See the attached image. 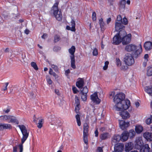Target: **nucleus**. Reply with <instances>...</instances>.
I'll use <instances>...</instances> for the list:
<instances>
[{
	"label": "nucleus",
	"instance_id": "obj_1",
	"mask_svg": "<svg viewBox=\"0 0 152 152\" xmlns=\"http://www.w3.org/2000/svg\"><path fill=\"white\" fill-rule=\"evenodd\" d=\"M125 95L123 93H119L115 95L113 97V100L115 104V107L117 111L127 109L130 105L128 99H125Z\"/></svg>",
	"mask_w": 152,
	"mask_h": 152
},
{
	"label": "nucleus",
	"instance_id": "obj_2",
	"mask_svg": "<svg viewBox=\"0 0 152 152\" xmlns=\"http://www.w3.org/2000/svg\"><path fill=\"white\" fill-rule=\"evenodd\" d=\"M126 32L125 31H122L119 32L113 37V43L116 45H119L121 42L123 34L125 35Z\"/></svg>",
	"mask_w": 152,
	"mask_h": 152
},
{
	"label": "nucleus",
	"instance_id": "obj_3",
	"mask_svg": "<svg viewBox=\"0 0 152 152\" xmlns=\"http://www.w3.org/2000/svg\"><path fill=\"white\" fill-rule=\"evenodd\" d=\"M75 49V47L74 46L72 45L68 50L69 53L71 54L70 57L71 60V66L73 69L76 68V66L75 64V56L74 55Z\"/></svg>",
	"mask_w": 152,
	"mask_h": 152
},
{
	"label": "nucleus",
	"instance_id": "obj_4",
	"mask_svg": "<svg viewBox=\"0 0 152 152\" xmlns=\"http://www.w3.org/2000/svg\"><path fill=\"white\" fill-rule=\"evenodd\" d=\"M18 126L20 129L22 134L23 137L21 140V142L23 143L28 136L29 132H27L26 127L24 125H18Z\"/></svg>",
	"mask_w": 152,
	"mask_h": 152
},
{
	"label": "nucleus",
	"instance_id": "obj_5",
	"mask_svg": "<svg viewBox=\"0 0 152 152\" xmlns=\"http://www.w3.org/2000/svg\"><path fill=\"white\" fill-rule=\"evenodd\" d=\"M133 56L130 53L126 54L124 58V61L126 65L130 66L133 65L134 63V60Z\"/></svg>",
	"mask_w": 152,
	"mask_h": 152
},
{
	"label": "nucleus",
	"instance_id": "obj_6",
	"mask_svg": "<svg viewBox=\"0 0 152 152\" xmlns=\"http://www.w3.org/2000/svg\"><path fill=\"white\" fill-rule=\"evenodd\" d=\"M89 126L87 123H85L83 126V138L84 143L87 145L88 144V135Z\"/></svg>",
	"mask_w": 152,
	"mask_h": 152
},
{
	"label": "nucleus",
	"instance_id": "obj_7",
	"mask_svg": "<svg viewBox=\"0 0 152 152\" xmlns=\"http://www.w3.org/2000/svg\"><path fill=\"white\" fill-rule=\"evenodd\" d=\"M61 10H51L50 13L51 15H53L58 21L62 20V15Z\"/></svg>",
	"mask_w": 152,
	"mask_h": 152
},
{
	"label": "nucleus",
	"instance_id": "obj_8",
	"mask_svg": "<svg viewBox=\"0 0 152 152\" xmlns=\"http://www.w3.org/2000/svg\"><path fill=\"white\" fill-rule=\"evenodd\" d=\"M126 33L125 35L123 34L122 37L121 42L123 45H126L129 43L131 40V34H128L126 35Z\"/></svg>",
	"mask_w": 152,
	"mask_h": 152
},
{
	"label": "nucleus",
	"instance_id": "obj_9",
	"mask_svg": "<svg viewBox=\"0 0 152 152\" xmlns=\"http://www.w3.org/2000/svg\"><path fill=\"white\" fill-rule=\"evenodd\" d=\"M119 126L122 130H124L126 129L130 125L129 122H126L124 121L119 120Z\"/></svg>",
	"mask_w": 152,
	"mask_h": 152
},
{
	"label": "nucleus",
	"instance_id": "obj_10",
	"mask_svg": "<svg viewBox=\"0 0 152 152\" xmlns=\"http://www.w3.org/2000/svg\"><path fill=\"white\" fill-rule=\"evenodd\" d=\"M114 145L115 152H121L123 151L124 145L123 144L118 143Z\"/></svg>",
	"mask_w": 152,
	"mask_h": 152
},
{
	"label": "nucleus",
	"instance_id": "obj_11",
	"mask_svg": "<svg viewBox=\"0 0 152 152\" xmlns=\"http://www.w3.org/2000/svg\"><path fill=\"white\" fill-rule=\"evenodd\" d=\"M121 140V136L118 134H115L112 138L111 143L113 145Z\"/></svg>",
	"mask_w": 152,
	"mask_h": 152
},
{
	"label": "nucleus",
	"instance_id": "obj_12",
	"mask_svg": "<svg viewBox=\"0 0 152 152\" xmlns=\"http://www.w3.org/2000/svg\"><path fill=\"white\" fill-rule=\"evenodd\" d=\"M125 26L123 25L121 23H118L115 22V30L117 31H124Z\"/></svg>",
	"mask_w": 152,
	"mask_h": 152
},
{
	"label": "nucleus",
	"instance_id": "obj_13",
	"mask_svg": "<svg viewBox=\"0 0 152 152\" xmlns=\"http://www.w3.org/2000/svg\"><path fill=\"white\" fill-rule=\"evenodd\" d=\"M90 97L91 100L94 102H96L97 104L100 103L101 100L98 98L96 93H94V94L91 95Z\"/></svg>",
	"mask_w": 152,
	"mask_h": 152
},
{
	"label": "nucleus",
	"instance_id": "obj_14",
	"mask_svg": "<svg viewBox=\"0 0 152 152\" xmlns=\"http://www.w3.org/2000/svg\"><path fill=\"white\" fill-rule=\"evenodd\" d=\"M119 114L124 119H126L129 118L130 116V115L129 113L126 110L120 112Z\"/></svg>",
	"mask_w": 152,
	"mask_h": 152
},
{
	"label": "nucleus",
	"instance_id": "obj_15",
	"mask_svg": "<svg viewBox=\"0 0 152 152\" xmlns=\"http://www.w3.org/2000/svg\"><path fill=\"white\" fill-rule=\"evenodd\" d=\"M137 48V46L134 45L130 44L126 45L125 47V49L128 52H130L135 50Z\"/></svg>",
	"mask_w": 152,
	"mask_h": 152
},
{
	"label": "nucleus",
	"instance_id": "obj_16",
	"mask_svg": "<svg viewBox=\"0 0 152 152\" xmlns=\"http://www.w3.org/2000/svg\"><path fill=\"white\" fill-rule=\"evenodd\" d=\"M135 143L134 145L135 148L138 149H140L142 146V141L139 138L137 139L135 141Z\"/></svg>",
	"mask_w": 152,
	"mask_h": 152
},
{
	"label": "nucleus",
	"instance_id": "obj_17",
	"mask_svg": "<svg viewBox=\"0 0 152 152\" xmlns=\"http://www.w3.org/2000/svg\"><path fill=\"white\" fill-rule=\"evenodd\" d=\"M143 136L148 141H152V133L146 132L143 134Z\"/></svg>",
	"mask_w": 152,
	"mask_h": 152
},
{
	"label": "nucleus",
	"instance_id": "obj_18",
	"mask_svg": "<svg viewBox=\"0 0 152 152\" xmlns=\"http://www.w3.org/2000/svg\"><path fill=\"white\" fill-rule=\"evenodd\" d=\"M78 80H79L76 83V86L79 88H82L84 85V81L83 79L79 78Z\"/></svg>",
	"mask_w": 152,
	"mask_h": 152
},
{
	"label": "nucleus",
	"instance_id": "obj_19",
	"mask_svg": "<svg viewBox=\"0 0 152 152\" xmlns=\"http://www.w3.org/2000/svg\"><path fill=\"white\" fill-rule=\"evenodd\" d=\"M12 128V126L9 124H0V130H4V129H10Z\"/></svg>",
	"mask_w": 152,
	"mask_h": 152
},
{
	"label": "nucleus",
	"instance_id": "obj_20",
	"mask_svg": "<svg viewBox=\"0 0 152 152\" xmlns=\"http://www.w3.org/2000/svg\"><path fill=\"white\" fill-rule=\"evenodd\" d=\"M150 148L148 144L142 145L140 149V152H149Z\"/></svg>",
	"mask_w": 152,
	"mask_h": 152
},
{
	"label": "nucleus",
	"instance_id": "obj_21",
	"mask_svg": "<svg viewBox=\"0 0 152 152\" xmlns=\"http://www.w3.org/2000/svg\"><path fill=\"white\" fill-rule=\"evenodd\" d=\"M134 147L133 143L132 142H129L125 145V151L126 152H128L129 151L132 149Z\"/></svg>",
	"mask_w": 152,
	"mask_h": 152
},
{
	"label": "nucleus",
	"instance_id": "obj_22",
	"mask_svg": "<svg viewBox=\"0 0 152 152\" xmlns=\"http://www.w3.org/2000/svg\"><path fill=\"white\" fill-rule=\"evenodd\" d=\"M144 46L146 50H149L152 48V42L150 41L145 42L144 45Z\"/></svg>",
	"mask_w": 152,
	"mask_h": 152
},
{
	"label": "nucleus",
	"instance_id": "obj_23",
	"mask_svg": "<svg viewBox=\"0 0 152 152\" xmlns=\"http://www.w3.org/2000/svg\"><path fill=\"white\" fill-rule=\"evenodd\" d=\"M140 49L137 50L133 54V56L135 58H137L140 56V53L142 52V48L141 45H140Z\"/></svg>",
	"mask_w": 152,
	"mask_h": 152
},
{
	"label": "nucleus",
	"instance_id": "obj_24",
	"mask_svg": "<svg viewBox=\"0 0 152 152\" xmlns=\"http://www.w3.org/2000/svg\"><path fill=\"white\" fill-rule=\"evenodd\" d=\"M121 140L123 141H126L128 138L129 137L127 134V131H124L121 134Z\"/></svg>",
	"mask_w": 152,
	"mask_h": 152
},
{
	"label": "nucleus",
	"instance_id": "obj_25",
	"mask_svg": "<svg viewBox=\"0 0 152 152\" xmlns=\"http://www.w3.org/2000/svg\"><path fill=\"white\" fill-rule=\"evenodd\" d=\"M110 137V135L108 133H103L100 136V137L101 140H105L107 139Z\"/></svg>",
	"mask_w": 152,
	"mask_h": 152
},
{
	"label": "nucleus",
	"instance_id": "obj_26",
	"mask_svg": "<svg viewBox=\"0 0 152 152\" xmlns=\"http://www.w3.org/2000/svg\"><path fill=\"white\" fill-rule=\"evenodd\" d=\"M146 75L148 76H152V65L147 67L146 69Z\"/></svg>",
	"mask_w": 152,
	"mask_h": 152
},
{
	"label": "nucleus",
	"instance_id": "obj_27",
	"mask_svg": "<svg viewBox=\"0 0 152 152\" xmlns=\"http://www.w3.org/2000/svg\"><path fill=\"white\" fill-rule=\"evenodd\" d=\"M143 130V127L140 125L136 126L135 128L136 132L137 134H140L142 132Z\"/></svg>",
	"mask_w": 152,
	"mask_h": 152
},
{
	"label": "nucleus",
	"instance_id": "obj_28",
	"mask_svg": "<svg viewBox=\"0 0 152 152\" xmlns=\"http://www.w3.org/2000/svg\"><path fill=\"white\" fill-rule=\"evenodd\" d=\"M127 134L129 137L130 138H131L135 136V132L133 129H131L129 131V132H127Z\"/></svg>",
	"mask_w": 152,
	"mask_h": 152
},
{
	"label": "nucleus",
	"instance_id": "obj_29",
	"mask_svg": "<svg viewBox=\"0 0 152 152\" xmlns=\"http://www.w3.org/2000/svg\"><path fill=\"white\" fill-rule=\"evenodd\" d=\"M145 91L149 95L152 96V87H150L149 86L145 87Z\"/></svg>",
	"mask_w": 152,
	"mask_h": 152
},
{
	"label": "nucleus",
	"instance_id": "obj_30",
	"mask_svg": "<svg viewBox=\"0 0 152 152\" xmlns=\"http://www.w3.org/2000/svg\"><path fill=\"white\" fill-rule=\"evenodd\" d=\"M10 116V119H9V120H10V121L8 122H9L15 123L17 124H19V121L17 119H16L15 117L11 116Z\"/></svg>",
	"mask_w": 152,
	"mask_h": 152
},
{
	"label": "nucleus",
	"instance_id": "obj_31",
	"mask_svg": "<svg viewBox=\"0 0 152 152\" xmlns=\"http://www.w3.org/2000/svg\"><path fill=\"white\" fill-rule=\"evenodd\" d=\"M99 24L102 30H104L105 29V24L103 22V19L101 18L99 20Z\"/></svg>",
	"mask_w": 152,
	"mask_h": 152
},
{
	"label": "nucleus",
	"instance_id": "obj_32",
	"mask_svg": "<svg viewBox=\"0 0 152 152\" xmlns=\"http://www.w3.org/2000/svg\"><path fill=\"white\" fill-rule=\"evenodd\" d=\"M71 25L72 26L71 29V30L73 31H75L76 30L75 28V20L73 19H72L71 22Z\"/></svg>",
	"mask_w": 152,
	"mask_h": 152
},
{
	"label": "nucleus",
	"instance_id": "obj_33",
	"mask_svg": "<svg viewBox=\"0 0 152 152\" xmlns=\"http://www.w3.org/2000/svg\"><path fill=\"white\" fill-rule=\"evenodd\" d=\"M126 0H121L120 2V7L121 9L125 8L126 4Z\"/></svg>",
	"mask_w": 152,
	"mask_h": 152
},
{
	"label": "nucleus",
	"instance_id": "obj_34",
	"mask_svg": "<svg viewBox=\"0 0 152 152\" xmlns=\"http://www.w3.org/2000/svg\"><path fill=\"white\" fill-rule=\"evenodd\" d=\"M75 118L76 119V121L77 125L79 126H80L81 125V123L80 121V116L79 114H77L75 116Z\"/></svg>",
	"mask_w": 152,
	"mask_h": 152
},
{
	"label": "nucleus",
	"instance_id": "obj_35",
	"mask_svg": "<svg viewBox=\"0 0 152 152\" xmlns=\"http://www.w3.org/2000/svg\"><path fill=\"white\" fill-rule=\"evenodd\" d=\"M88 89L86 86L84 87L82 90H81L79 94H87L88 92Z\"/></svg>",
	"mask_w": 152,
	"mask_h": 152
},
{
	"label": "nucleus",
	"instance_id": "obj_36",
	"mask_svg": "<svg viewBox=\"0 0 152 152\" xmlns=\"http://www.w3.org/2000/svg\"><path fill=\"white\" fill-rule=\"evenodd\" d=\"M59 4V1L57 0L56 1V2L54 4L52 7V10H58V6Z\"/></svg>",
	"mask_w": 152,
	"mask_h": 152
},
{
	"label": "nucleus",
	"instance_id": "obj_37",
	"mask_svg": "<svg viewBox=\"0 0 152 152\" xmlns=\"http://www.w3.org/2000/svg\"><path fill=\"white\" fill-rule=\"evenodd\" d=\"M146 124L149 125L152 123V115H151L150 117L146 119L145 121Z\"/></svg>",
	"mask_w": 152,
	"mask_h": 152
},
{
	"label": "nucleus",
	"instance_id": "obj_38",
	"mask_svg": "<svg viewBox=\"0 0 152 152\" xmlns=\"http://www.w3.org/2000/svg\"><path fill=\"white\" fill-rule=\"evenodd\" d=\"M49 74L50 75H53L55 78H57L58 77V76L55 72H53L52 69L51 68H50L49 70Z\"/></svg>",
	"mask_w": 152,
	"mask_h": 152
},
{
	"label": "nucleus",
	"instance_id": "obj_39",
	"mask_svg": "<svg viewBox=\"0 0 152 152\" xmlns=\"http://www.w3.org/2000/svg\"><path fill=\"white\" fill-rule=\"evenodd\" d=\"M1 119L2 120L6 121L7 120H9L10 118V116H7L4 115L3 116H0Z\"/></svg>",
	"mask_w": 152,
	"mask_h": 152
},
{
	"label": "nucleus",
	"instance_id": "obj_40",
	"mask_svg": "<svg viewBox=\"0 0 152 152\" xmlns=\"http://www.w3.org/2000/svg\"><path fill=\"white\" fill-rule=\"evenodd\" d=\"M81 95V99L84 101H86L87 99V94H80Z\"/></svg>",
	"mask_w": 152,
	"mask_h": 152
},
{
	"label": "nucleus",
	"instance_id": "obj_41",
	"mask_svg": "<svg viewBox=\"0 0 152 152\" xmlns=\"http://www.w3.org/2000/svg\"><path fill=\"white\" fill-rule=\"evenodd\" d=\"M60 39V38L59 36L57 35H55L54 38V42L56 43L59 41Z\"/></svg>",
	"mask_w": 152,
	"mask_h": 152
},
{
	"label": "nucleus",
	"instance_id": "obj_42",
	"mask_svg": "<svg viewBox=\"0 0 152 152\" xmlns=\"http://www.w3.org/2000/svg\"><path fill=\"white\" fill-rule=\"evenodd\" d=\"M31 65L35 70H38V68L36 63L34 62H31Z\"/></svg>",
	"mask_w": 152,
	"mask_h": 152
},
{
	"label": "nucleus",
	"instance_id": "obj_43",
	"mask_svg": "<svg viewBox=\"0 0 152 152\" xmlns=\"http://www.w3.org/2000/svg\"><path fill=\"white\" fill-rule=\"evenodd\" d=\"M61 50V48L58 46H55L53 48V50L54 52H57Z\"/></svg>",
	"mask_w": 152,
	"mask_h": 152
},
{
	"label": "nucleus",
	"instance_id": "obj_44",
	"mask_svg": "<svg viewBox=\"0 0 152 152\" xmlns=\"http://www.w3.org/2000/svg\"><path fill=\"white\" fill-rule=\"evenodd\" d=\"M128 23L127 19L126 18H124L123 20H122L121 23L123 24L127 25L128 24Z\"/></svg>",
	"mask_w": 152,
	"mask_h": 152
},
{
	"label": "nucleus",
	"instance_id": "obj_45",
	"mask_svg": "<svg viewBox=\"0 0 152 152\" xmlns=\"http://www.w3.org/2000/svg\"><path fill=\"white\" fill-rule=\"evenodd\" d=\"M116 64L118 66H120L121 64V62L118 58H116Z\"/></svg>",
	"mask_w": 152,
	"mask_h": 152
},
{
	"label": "nucleus",
	"instance_id": "obj_46",
	"mask_svg": "<svg viewBox=\"0 0 152 152\" xmlns=\"http://www.w3.org/2000/svg\"><path fill=\"white\" fill-rule=\"evenodd\" d=\"M75 104L77 105H80V101L78 97L76 96H75Z\"/></svg>",
	"mask_w": 152,
	"mask_h": 152
},
{
	"label": "nucleus",
	"instance_id": "obj_47",
	"mask_svg": "<svg viewBox=\"0 0 152 152\" xmlns=\"http://www.w3.org/2000/svg\"><path fill=\"white\" fill-rule=\"evenodd\" d=\"M122 20V18L121 16L120 15H118L117 18V21L116 22H118V23H121Z\"/></svg>",
	"mask_w": 152,
	"mask_h": 152
},
{
	"label": "nucleus",
	"instance_id": "obj_48",
	"mask_svg": "<svg viewBox=\"0 0 152 152\" xmlns=\"http://www.w3.org/2000/svg\"><path fill=\"white\" fill-rule=\"evenodd\" d=\"M96 14L95 12H93L92 16V19L93 21H95L96 19Z\"/></svg>",
	"mask_w": 152,
	"mask_h": 152
},
{
	"label": "nucleus",
	"instance_id": "obj_49",
	"mask_svg": "<svg viewBox=\"0 0 152 152\" xmlns=\"http://www.w3.org/2000/svg\"><path fill=\"white\" fill-rule=\"evenodd\" d=\"M47 81L49 85L51 84L52 83V81L49 76L47 77Z\"/></svg>",
	"mask_w": 152,
	"mask_h": 152
},
{
	"label": "nucleus",
	"instance_id": "obj_50",
	"mask_svg": "<svg viewBox=\"0 0 152 152\" xmlns=\"http://www.w3.org/2000/svg\"><path fill=\"white\" fill-rule=\"evenodd\" d=\"M23 143H21L20 144L18 145V147H19L20 149V152H22L23 151Z\"/></svg>",
	"mask_w": 152,
	"mask_h": 152
},
{
	"label": "nucleus",
	"instance_id": "obj_51",
	"mask_svg": "<svg viewBox=\"0 0 152 152\" xmlns=\"http://www.w3.org/2000/svg\"><path fill=\"white\" fill-rule=\"evenodd\" d=\"M109 62L108 61H106L105 62L104 66L103 67V69L104 70H106L107 69L108 67V65L109 64Z\"/></svg>",
	"mask_w": 152,
	"mask_h": 152
},
{
	"label": "nucleus",
	"instance_id": "obj_52",
	"mask_svg": "<svg viewBox=\"0 0 152 152\" xmlns=\"http://www.w3.org/2000/svg\"><path fill=\"white\" fill-rule=\"evenodd\" d=\"M98 54V52L96 48H94L93 52V55L94 56H97Z\"/></svg>",
	"mask_w": 152,
	"mask_h": 152
},
{
	"label": "nucleus",
	"instance_id": "obj_53",
	"mask_svg": "<svg viewBox=\"0 0 152 152\" xmlns=\"http://www.w3.org/2000/svg\"><path fill=\"white\" fill-rule=\"evenodd\" d=\"M80 105H77L76 104V106L75 107V111L76 113H79V110Z\"/></svg>",
	"mask_w": 152,
	"mask_h": 152
},
{
	"label": "nucleus",
	"instance_id": "obj_54",
	"mask_svg": "<svg viewBox=\"0 0 152 152\" xmlns=\"http://www.w3.org/2000/svg\"><path fill=\"white\" fill-rule=\"evenodd\" d=\"M51 67L56 72L58 71V67L57 66L53 64L51 65Z\"/></svg>",
	"mask_w": 152,
	"mask_h": 152
},
{
	"label": "nucleus",
	"instance_id": "obj_55",
	"mask_svg": "<svg viewBox=\"0 0 152 152\" xmlns=\"http://www.w3.org/2000/svg\"><path fill=\"white\" fill-rule=\"evenodd\" d=\"M115 92L114 91H112L110 92L109 94L110 98H112L114 97V95L115 94Z\"/></svg>",
	"mask_w": 152,
	"mask_h": 152
},
{
	"label": "nucleus",
	"instance_id": "obj_56",
	"mask_svg": "<svg viewBox=\"0 0 152 152\" xmlns=\"http://www.w3.org/2000/svg\"><path fill=\"white\" fill-rule=\"evenodd\" d=\"M72 89L73 93L75 94L77 93V92H78V91L77 90V88L75 87H73Z\"/></svg>",
	"mask_w": 152,
	"mask_h": 152
},
{
	"label": "nucleus",
	"instance_id": "obj_57",
	"mask_svg": "<svg viewBox=\"0 0 152 152\" xmlns=\"http://www.w3.org/2000/svg\"><path fill=\"white\" fill-rule=\"evenodd\" d=\"M128 68V66L126 65L123 66L121 67V69L123 70H127Z\"/></svg>",
	"mask_w": 152,
	"mask_h": 152
},
{
	"label": "nucleus",
	"instance_id": "obj_58",
	"mask_svg": "<svg viewBox=\"0 0 152 152\" xmlns=\"http://www.w3.org/2000/svg\"><path fill=\"white\" fill-rule=\"evenodd\" d=\"M148 55L147 54H145L144 56V58L145 60H146V62L148 61Z\"/></svg>",
	"mask_w": 152,
	"mask_h": 152
},
{
	"label": "nucleus",
	"instance_id": "obj_59",
	"mask_svg": "<svg viewBox=\"0 0 152 152\" xmlns=\"http://www.w3.org/2000/svg\"><path fill=\"white\" fill-rule=\"evenodd\" d=\"M47 37L48 35L46 34H44L42 36V38L45 39Z\"/></svg>",
	"mask_w": 152,
	"mask_h": 152
},
{
	"label": "nucleus",
	"instance_id": "obj_60",
	"mask_svg": "<svg viewBox=\"0 0 152 152\" xmlns=\"http://www.w3.org/2000/svg\"><path fill=\"white\" fill-rule=\"evenodd\" d=\"M37 124V126L40 129L42 127L43 123H38Z\"/></svg>",
	"mask_w": 152,
	"mask_h": 152
},
{
	"label": "nucleus",
	"instance_id": "obj_61",
	"mask_svg": "<svg viewBox=\"0 0 152 152\" xmlns=\"http://www.w3.org/2000/svg\"><path fill=\"white\" fill-rule=\"evenodd\" d=\"M94 134H95V137H97L98 136L99 133L97 129L94 132Z\"/></svg>",
	"mask_w": 152,
	"mask_h": 152
},
{
	"label": "nucleus",
	"instance_id": "obj_62",
	"mask_svg": "<svg viewBox=\"0 0 152 152\" xmlns=\"http://www.w3.org/2000/svg\"><path fill=\"white\" fill-rule=\"evenodd\" d=\"M98 152H103L102 148L101 147H99L98 148Z\"/></svg>",
	"mask_w": 152,
	"mask_h": 152
},
{
	"label": "nucleus",
	"instance_id": "obj_63",
	"mask_svg": "<svg viewBox=\"0 0 152 152\" xmlns=\"http://www.w3.org/2000/svg\"><path fill=\"white\" fill-rule=\"evenodd\" d=\"M70 73V70L69 69L66 70L65 72V74L66 75H67L68 74Z\"/></svg>",
	"mask_w": 152,
	"mask_h": 152
},
{
	"label": "nucleus",
	"instance_id": "obj_64",
	"mask_svg": "<svg viewBox=\"0 0 152 152\" xmlns=\"http://www.w3.org/2000/svg\"><path fill=\"white\" fill-rule=\"evenodd\" d=\"M55 93L58 95H60V92H59V91L57 89H55Z\"/></svg>",
	"mask_w": 152,
	"mask_h": 152
}]
</instances>
